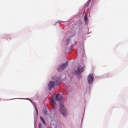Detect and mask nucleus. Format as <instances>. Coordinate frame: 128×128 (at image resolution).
<instances>
[{
  "instance_id": "f257e3e1",
  "label": "nucleus",
  "mask_w": 128,
  "mask_h": 128,
  "mask_svg": "<svg viewBox=\"0 0 128 128\" xmlns=\"http://www.w3.org/2000/svg\"><path fill=\"white\" fill-rule=\"evenodd\" d=\"M56 100H59L60 102V111L62 114L64 116H66L68 114V111L64 108V100L62 99V95L60 94H58L56 96L54 94L52 96V106L53 110H56Z\"/></svg>"
},
{
  "instance_id": "f03ea898",
  "label": "nucleus",
  "mask_w": 128,
  "mask_h": 128,
  "mask_svg": "<svg viewBox=\"0 0 128 128\" xmlns=\"http://www.w3.org/2000/svg\"><path fill=\"white\" fill-rule=\"evenodd\" d=\"M52 79L55 80L56 81L54 82L50 81V82L48 84V88H49L50 90L52 88H53L54 86H58V80H60V78H56V76H55L54 77H52Z\"/></svg>"
},
{
  "instance_id": "7ed1b4c3",
  "label": "nucleus",
  "mask_w": 128,
  "mask_h": 128,
  "mask_svg": "<svg viewBox=\"0 0 128 128\" xmlns=\"http://www.w3.org/2000/svg\"><path fill=\"white\" fill-rule=\"evenodd\" d=\"M84 67H82L80 65H78L76 70H75L74 73L76 74H80L84 72Z\"/></svg>"
},
{
  "instance_id": "20e7f679",
  "label": "nucleus",
  "mask_w": 128,
  "mask_h": 128,
  "mask_svg": "<svg viewBox=\"0 0 128 128\" xmlns=\"http://www.w3.org/2000/svg\"><path fill=\"white\" fill-rule=\"evenodd\" d=\"M68 66V63L63 64L58 68V72H62Z\"/></svg>"
},
{
  "instance_id": "39448f33",
  "label": "nucleus",
  "mask_w": 128,
  "mask_h": 128,
  "mask_svg": "<svg viewBox=\"0 0 128 128\" xmlns=\"http://www.w3.org/2000/svg\"><path fill=\"white\" fill-rule=\"evenodd\" d=\"M88 84H92L94 82V75L92 74H90L88 75Z\"/></svg>"
},
{
  "instance_id": "423d86ee",
  "label": "nucleus",
  "mask_w": 128,
  "mask_h": 128,
  "mask_svg": "<svg viewBox=\"0 0 128 128\" xmlns=\"http://www.w3.org/2000/svg\"><path fill=\"white\" fill-rule=\"evenodd\" d=\"M40 120L42 121V122L44 124H46V122H44V118H42V116H40Z\"/></svg>"
},
{
  "instance_id": "0eeeda50",
  "label": "nucleus",
  "mask_w": 128,
  "mask_h": 128,
  "mask_svg": "<svg viewBox=\"0 0 128 128\" xmlns=\"http://www.w3.org/2000/svg\"><path fill=\"white\" fill-rule=\"evenodd\" d=\"M84 20H85V22H88V14H86L85 16H84Z\"/></svg>"
},
{
  "instance_id": "6e6552de",
  "label": "nucleus",
  "mask_w": 128,
  "mask_h": 128,
  "mask_svg": "<svg viewBox=\"0 0 128 128\" xmlns=\"http://www.w3.org/2000/svg\"><path fill=\"white\" fill-rule=\"evenodd\" d=\"M38 128H42V124H38Z\"/></svg>"
},
{
  "instance_id": "1a4fd4ad",
  "label": "nucleus",
  "mask_w": 128,
  "mask_h": 128,
  "mask_svg": "<svg viewBox=\"0 0 128 128\" xmlns=\"http://www.w3.org/2000/svg\"><path fill=\"white\" fill-rule=\"evenodd\" d=\"M45 116H46L47 113H46V111H44L43 112Z\"/></svg>"
},
{
  "instance_id": "9d476101",
  "label": "nucleus",
  "mask_w": 128,
  "mask_h": 128,
  "mask_svg": "<svg viewBox=\"0 0 128 128\" xmlns=\"http://www.w3.org/2000/svg\"><path fill=\"white\" fill-rule=\"evenodd\" d=\"M68 42H70V40H68Z\"/></svg>"
},
{
  "instance_id": "9b49d317",
  "label": "nucleus",
  "mask_w": 128,
  "mask_h": 128,
  "mask_svg": "<svg viewBox=\"0 0 128 128\" xmlns=\"http://www.w3.org/2000/svg\"><path fill=\"white\" fill-rule=\"evenodd\" d=\"M36 112H38V109H36Z\"/></svg>"
}]
</instances>
